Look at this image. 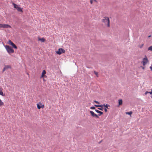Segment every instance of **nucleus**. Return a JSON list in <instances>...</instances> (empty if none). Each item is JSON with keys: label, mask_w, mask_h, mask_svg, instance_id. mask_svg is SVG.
<instances>
[{"label": "nucleus", "mask_w": 152, "mask_h": 152, "mask_svg": "<svg viewBox=\"0 0 152 152\" xmlns=\"http://www.w3.org/2000/svg\"><path fill=\"white\" fill-rule=\"evenodd\" d=\"M94 106H96V107H102V105H96V104H95Z\"/></svg>", "instance_id": "obj_21"}, {"label": "nucleus", "mask_w": 152, "mask_h": 152, "mask_svg": "<svg viewBox=\"0 0 152 152\" xmlns=\"http://www.w3.org/2000/svg\"><path fill=\"white\" fill-rule=\"evenodd\" d=\"M118 104L119 105H121L122 104V99H119L118 101Z\"/></svg>", "instance_id": "obj_13"}, {"label": "nucleus", "mask_w": 152, "mask_h": 152, "mask_svg": "<svg viewBox=\"0 0 152 152\" xmlns=\"http://www.w3.org/2000/svg\"><path fill=\"white\" fill-rule=\"evenodd\" d=\"M90 113L91 114L93 117H96L97 118H99V117H98V115H96V114H95L92 111H90Z\"/></svg>", "instance_id": "obj_6"}, {"label": "nucleus", "mask_w": 152, "mask_h": 152, "mask_svg": "<svg viewBox=\"0 0 152 152\" xmlns=\"http://www.w3.org/2000/svg\"><path fill=\"white\" fill-rule=\"evenodd\" d=\"M95 107L94 106H92V107H90V109H95Z\"/></svg>", "instance_id": "obj_23"}, {"label": "nucleus", "mask_w": 152, "mask_h": 152, "mask_svg": "<svg viewBox=\"0 0 152 152\" xmlns=\"http://www.w3.org/2000/svg\"><path fill=\"white\" fill-rule=\"evenodd\" d=\"M93 0H90V2L91 4H92L93 3Z\"/></svg>", "instance_id": "obj_30"}, {"label": "nucleus", "mask_w": 152, "mask_h": 152, "mask_svg": "<svg viewBox=\"0 0 152 152\" xmlns=\"http://www.w3.org/2000/svg\"><path fill=\"white\" fill-rule=\"evenodd\" d=\"M142 69H144V67H142Z\"/></svg>", "instance_id": "obj_37"}, {"label": "nucleus", "mask_w": 152, "mask_h": 152, "mask_svg": "<svg viewBox=\"0 0 152 152\" xmlns=\"http://www.w3.org/2000/svg\"><path fill=\"white\" fill-rule=\"evenodd\" d=\"M95 110L96 113L100 114L99 115V116H100L101 115H102L103 114V113L102 112L99 111L97 110Z\"/></svg>", "instance_id": "obj_10"}, {"label": "nucleus", "mask_w": 152, "mask_h": 152, "mask_svg": "<svg viewBox=\"0 0 152 152\" xmlns=\"http://www.w3.org/2000/svg\"><path fill=\"white\" fill-rule=\"evenodd\" d=\"M40 104V105H42V104L40 103V102H39V104H37V107L38 108V109H40L41 108V106H40L39 104Z\"/></svg>", "instance_id": "obj_14"}, {"label": "nucleus", "mask_w": 152, "mask_h": 152, "mask_svg": "<svg viewBox=\"0 0 152 152\" xmlns=\"http://www.w3.org/2000/svg\"><path fill=\"white\" fill-rule=\"evenodd\" d=\"M4 67V69H6V70H7L8 69H10L11 68V66L10 65L5 66Z\"/></svg>", "instance_id": "obj_11"}, {"label": "nucleus", "mask_w": 152, "mask_h": 152, "mask_svg": "<svg viewBox=\"0 0 152 152\" xmlns=\"http://www.w3.org/2000/svg\"><path fill=\"white\" fill-rule=\"evenodd\" d=\"M38 40L41 41L42 42H44L45 41V39L44 38H39Z\"/></svg>", "instance_id": "obj_12"}, {"label": "nucleus", "mask_w": 152, "mask_h": 152, "mask_svg": "<svg viewBox=\"0 0 152 152\" xmlns=\"http://www.w3.org/2000/svg\"><path fill=\"white\" fill-rule=\"evenodd\" d=\"M41 108H44V105H42L41 106Z\"/></svg>", "instance_id": "obj_32"}, {"label": "nucleus", "mask_w": 152, "mask_h": 152, "mask_svg": "<svg viewBox=\"0 0 152 152\" xmlns=\"http://www.w3.org/2000/svg\"><path fill=\"white\" fill-rule=\"evenodd\" d=\"M149 68L152 71V64L151 65V66L149 67Z\"/></svg>", "instance_id": "obj_27"}, {"label": "nucleus", "mask_w": 152, "mask_h": 152, "mask_svg": "<svg viewBox=\"0 0 152 152\" xmlns=\"http://www.w3.org/2000/svg\"><path fill=\"white\" fill-rule=\"evenodd\" d=\"M65 52V50L62 48H59L58 50L56 51V53L58 55H60L62 53H64Z\"/></svg>", "instance_id": "obj_4"}, {"label": "nucleus", "mask_w": 152, "mask_h": 152, "mask_svg": "<svg viewBox=\"0 0 152 152\" xmlns=\"http://www.w3.org/2000/svg\"><path fill=\"white\" fill-rule=\"evenodd\" d=\"M94 72L95 74L96 75V77H98V73L97 72H96L95 71H94Z\"/></svg>", "instance_id": "obj_18"}, {"label": "nucleus", "mask_w": 152, "mask_h": 152, "mask_svg": "<svg viewBox=\"0 0 152 152\" xmlns=\"http://www.w3.org/2000/svg\"><path fill=\"white\" fill-rule=\"evenodd\" d=\"M148 59L146 55L145 56V57L143 58L142 62L143 66H145L148 62Z\"/></svg>", "instance_id": "obj_3"}, {"label": "nucleus", "mask_w": 152, "mask_h": 152, "mask_svg": "<svg viewBox=\"0 0 152 152\" xmlns=\"http://www.w3.org/2000/svg\"><path fill=\"white\" fill-rule=\"evenodd\" d=\"M93 1H94L95 2H96V0H93Z\"/></svg>", "instance_id": "obj_35"}, {"label": "nucleus", "mask_w": 152, "mask_h": 152, "mask_svg": "<svg viewBox=\"0 0 152 152\" xmlns=\"http://www.w3.org/2000/svg\"><path fill=\"white\" fill-rule=\"evenodd\" d=\"M46 72L45 70H43L42 72V76L43 77L44 75L46 74Z\"/></svg>", "instance_id": "obj_17"}, {"label": "nucleus", "mask_w": 152, "mask_h": 152, "mask_svg": "<svg viewBox=\"0 0 152 152\" xmlns=\"http://www.w3.org/2000/svg\"><path fill=\"white\" fill-rule=\"evenodd\" d=\"M2 24H0V28L2 27Z\"/></svg>", "instance_id": "obj_31"}, {"label": "nucleus", "mask_w": 152, "mask_h": 152, "mask_svg": "<svg viewBox=\"0 0 152 152\" xmlns=\"http://www.w3.org/2000/svg\"><path fill=\"white\" fill-rule=\"evenodd\" d=\"M0 95L2 96H4L5 94L3 92V89L0 87Z\"/></svg>", "instance_id": "obj_7"}, {"label": "nucleus", "mask_w": 152, "mask_h": 152, "mask_svg": "<svg viewBox=\"0 0 152 152\" xmlns=\"http://www.w3.org/2000/svg\"><path fill=\"white\" fill-rule=\"evenodd\" d=\"M6 70V69H4V68L3 70V72H4L5 70Z\"/></svg>", "instance_id": "obj_34"}, {"label": "nucleus", "mask_w": 152, "mask_h": 152, "mask_svg": "<svg viewBox=\"0 0 152 152\" xmlns=\"http://www.w3.org/2000/svg\"><path fill=\"white\" fill-rule=\"evenodd\" d=\"M4 103L0 99V106L4 105Z\"/></svg>", "instance_id": "obj_20"}, {"label": "nucleus", "mask_w": 152, "mask_h": 152, "mask_svg": "<svg viewBox=\"0 0 152 152\" xmlns=\"http://www.w3.org/2000/svg\"><path fill=\"white\" fill-rule=\"evenodd\" d=\"M22 9L23 8H21L18 6V7H17V10L18 12H23Z\"/></svg>", "instance_id": "obj_9"}, {"label": "nucleus", "mask_w": 152, "mask_h": 152, "mask_svg": "<svg viewBox=\"0 0 152 152\" xmlns=\"http://www.w3.org/2000/svg\"><path fill=\"white\" fill-rule=\"evenodd\" d=\"M94 102L96 103H97V104H99V102H98V101H94Z\"/></svg>", "instance_id": "obj_26"}, {"label": "nucleus", "mask_w": 152, "mask_h": 152, "mask_svg": "<svg viewBox=\"0 0 152 152\" xmlns=\"http://www.w3.org/2000/svg\"><path fill=\"white\" fill-rule=\"evenodd\" d=\"M5 48L7 52L9 53H12L14 52V50L11 47L8 45H6Z\"/></svg>", "instance_id": "obj_2"}, {"label": "nucleus", "mask_w": 152, "mask_h": 152, "mask_svg": "<svg viewBox=\"0 0 152 152\" xmlns=\"http://www.w3.org/2000/svg\"><path fill=\"white\" fill-rule=\"evenodd\" d=\"M11 26L8 24H2V27L4 28H10Z\"/></svg>", "instance_id": "obj_8"}, {"label": "nucleus", "mask_w": 152, "mask_h": 152, "mask_svg": "<svg viewBox=\"0 0 152 152\" xmlns=\"http://www.w3.org/2000/svg\"><path fill=\"white\" fill-rule=\"evenodd\" d=\"M149 93L150 94H152V91L149 92Z\"/></svg>", "instance_id": "obj_33"}, {"label": "nucleus", "mask_w": 152, "mask_h": 152, "mask_svg": "<svg viewBox=\"0 0 152 152\" xmlns=\"http://www.w3.org/2000/svg\"><path fill=\"white\" fill-rule=\"evenodd\" d=\"M8 43L11 45L12 46L15 48L17 49V46L16 45L12 42L10 40L8 41Z\"/></svg>", "instance_id": "obj_5"}, {"label": "nucleus", "mask_w": 152, "mask_h": 152, "mask_svg": "<svg viewBox=\"0 0 152 152\" xmlns=\"http://www.w3.org/2000/svg\"><path fill=\"white\" fill-rule=\"evenodd\" d=\"M126 114H128L129 115H131L132 114V112L131 111H130V112H126Z\"/></svg>", "instance_id": "obj_19"}, {"label": "nucleus", "mask_w": 152, "mask_h": 152, "mask_svg": "<svg viewBox=\"0 0 152 152\" xmlns=\"http://www.w3.org/2000/svg\"><path fill=\"white\" fill-rule=\"evenodd\" d=\"M12 4L14 6V7L17 9V7H18V6L14 3H13Z\"/></svg>", "instance_id": "obj_15"}, {"label": "nucleus", "mask_w": 152, "mask_h": 152, "mask_svg": "<svg viewBox=\"0 0 152 152\" xmlns=\"http://www.w3.org/2000/svg\"><path fill=\"white\" fill-rule=\"evenodd\" d=\"M151 97L152 98V95L151 96Z\"/></svg>", "instance_id": "obj_38"}, {"label": "nucleus", "mask_w": 152, "mask_h": 152, "mask_svg": "<svg viewBox=\"0 0 152 152\" xmlns=\"http://www.w3.org/2000/svg\"><path fill=\"white\" fill-rule=\"evenodd\" d=\"M99 110H103V107H101V108H98Z\"/></svg>", "instance_id": "obj_25"}, {"label": "nucleus", "mask_w": 152, "mask_h": 152, "mask_svg": "<svg viewBox=\"0 0 152 152\" xmlns=\"http://www.w3.org/2000/svg\"><path fill=\"white\" fill-rule=\"evenodd\" d=\"M148 50H150V51H152V46H151L149 47L148 48Z\"/></svg>", "instance_id": "obj_22"}, {"label": "nucleus", "mask_w": 152, "mask_h": 152, "mask_svg": "<svg viewBox=\"0 0 152 152\" xmlns=\"http://www.w3.org/2000/svg\"><path fill=\"white\" fill-rule=\"evenodd\" d=\"M102 22L104 23L105 25H107L108 27H109L110 25V20L108 17H104V19L102 20Z\"/></svg>", "instance_id": "obj_1"}, {"label": "nucleus", "mask_w": 152, "mask_h": 152, "mask_svg": "<svg viewBox=\"0 0 152 152\" xmlns=\"http://www.w3.org/2000/svg\"><path fill=\"white\" fill-rule=\"evenodd\" d=\"M104 110L105 112H106L107 111V108H105Z\"/></svg>", "instance_id": "obj_29"}, {"label": "nucleus", "mask_w": 152, "mask_h": 152, "mask_svg": "<svg viewBox=\"0 0 152 152\" xmlns=\"http://www.w3.org/2000/svg\"><path fill=\"white\" fill-rule=\"evenodd\" d=\"M151 36V35H149L148 36V37H150Z\"/></svg>", "instance_id": "obj_36"}, {"label": "nucleus", "mask_w": 152, "mask_h": 152, "mask_svg": "<svg viewBox=\"0 0 152 152\" xmlns=\"http://www.w3.org/2000/svg\"><path fill=\"white\" fill-rule=\"evenodd\" d=\"M101 105H102V107H103V106H104V107H106V108H108V107L109 106V105H107V104H106V105H105L104 104H102Z\"/></svg>", "instance_id": "obj_16"}, {"label": "nucleus", "mask_w": 152, "mask_h": 152, "mask_svg": "<svg viewBox=\"0 0 152 152\" xmlns=\"http://www.w3.org/2000/svg\"><path fill=\"white\" fill-rule=\"evenodd\" d=\"M148 93H149V92L148 91H146L145 93V95H146Z\"/></svg>", "instance_id": "obj_28"}, {"label": "nucleus", "mask_w": 152, "mask_h": 152, "mask_svg": "<svg viewBox=\"0 0 152 152\" xmlns=\"http://www.w3.org/2000/svg\"><path fill=\"white\" fill-rule=\"evenodd\" d=\"M143 45H144V44H142L140 46H139V47H140V48H141L143 46Z\"/></svg>", "instance_id": "obj_24"}]
</instances>
